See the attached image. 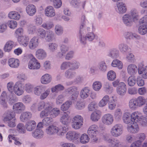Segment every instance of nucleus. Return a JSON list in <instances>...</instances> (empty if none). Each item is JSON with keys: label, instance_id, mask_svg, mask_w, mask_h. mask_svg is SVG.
Listing matches in <instances>:
<instances>
[{"label": "nucleus", "instance_id": "nucleus-64", "mask_svg": "<svg viewBox=\"0 0 147 147\" xmlns=\"http://www.w3.org/2000/svg\"><path fill=\"white\" fill-rule=\"evenodd\" d=\"M63 30L62 27L60 25H57L55 28V31L56 34L60 35L62 34Z\"/></svg>", "mask_w": 147, "mask_h": 147}, {"label": "nucleus", "instance_id": "nucleus-40", "mask_svg": "<svg viewBox=\"0 0 147 147\" xmlns=\"http://www.w3.org/2000/svg\"><path fill=\"white\" fill-rule=\"evenodd\" d=\"M129 107L131 110H134L138 107L135 98L131 99L129 102Z\"/></svg>", "mask_w": 147, "mask_h": 147}, {"label": "nucleus", "instance_id": "nucleus-39", "mask_svg": "<svg viewBox=\"0 0 147 147\" xmlns=\"http://www.w3.org/2000/svg\"><path fill=\"white\" fill-rule=\"evenodd\" d=\"M110 98L109 96L106 95L104 96L98 103V105L100 107H103L106 106Z\"/></svg>", "mask_w": 147, "mask_h": 147}, {"label": "nucleus", "instance_id": "nucleus-16", "mask_svg": "<svg viewBox=\"0 0 147 147\" xmlns=\"http://www.w3.org/2000/svg\"><path fill=\"white\" fill-rule=\"evenodd\" d=\"M18 40L20 44L25 47H26L29 42V38L26 36L18 37Z\"/></svg>", "mask_w": 147, "mask_h": 147}, {"label": "nucleus", "instance_id": "nucleus-11", "mask_svg": "<svg viewBox=\"0 0 147 147\" xmlns=\"http://www.w3.org/2000/svg\"><path fill=\"white\" fill-rule=\"evenodd\" d=\"M127 90L125 84L123 82H120L118 85L117 88V94L121 96L125 94Z\"/></svg>", "mask_w": 147, "mask_h": 147}, {"label": "nucleus", "instance_id": "nucleus-57", "mask_svg": "<svg viewBox=\"0 0 147 147\" xmlns=\"http://www.w3.org/2000/svg\"><path fill=\"white\" fill-rule=\"evenodd\" d=\"M7 24L9 27L11 29L16 28L17 26V23L16 21L13 20H9Z\"/></svg>", "mask_w": 147, "mask_h": 147}, {"label": "nucleus", "instance_id": "nucleus-26", "mask_svg": "<svg viewBox=\"0 0 147 147\" xmlns=\"http://www.w3.org/2000/svg\"><path fill=\"white\" fill-rule=\"evenodd\" d=\"M117 11L120 13H123L126 12L127 8L125 4L123 2H119L117 4Z\"/></svg>", "mask_w": 147, "mask_h": 147}, {"label": "nucleus", "instance_id": "nucleus-42", "mask_svg": "<svg viewBox=\"0 0 147 147\" xmlns=\"http://www.w3.org/2000/svg\"><path fill=\"white\" fill-rule=\"evenodd\" d=\"M72 104V102L71 101L67 100L61 105V109L62 111H66L68 109Z\"/></svg>", "mask_w": 147, "mask_h": 147}, {"label": "nucleus", "instance_id": "nucleus-54", "mask_svg": "<svg viewBox=\"0 0 147 147\" xmlns=\"http://www.w3.org/2000/svg\"><path fill=\"white\" fill-rule=\"evenodd\" d=\"M108 79L110 81H113L116 78L115 73L113 71H109L107 74Z\"/></svg>", "mask_w": 147, "mask_h": 147}, {"label": "nucleus", "instance_id": "nucleus-5", "mask_svg": "<svg viewBox=\"0 0 147 147\" xmlns=\"http://www.w3.org/2000/svg\"><path fill=\"white\" fill-rule=\"evenodd\" d=\"M50 105L48 103H45L44 102L42 101L38 103V111H40L42 109H44L42 111L40 114V116L41 118L45 117V115L47 112L48 108L49 107Z\"/></svg>", "mask_w": 147, "mask_h": 147}, {"label": "nucleus", "instance_id": "nucleus-6", "mask_svg": "<svg viewBox=\"0 0 147 147\" xmlns=\"http://www.w3.org/2000/svg\"><path fill=\"white\" fill-rule=\"evenodd\" d=\"M24 91L23 84L20 82H17L14 86L13 92L16 95L18 96H20L23 94Z\"/></svg>", "mask_w": 147, "mask_h": 147}, {"label": "nucleus", "instance_id": "nucleus-62", "mask_svg": "<svg viewBox=\"0 0 147 147\" xmlns=\"http://www.w3.org/2000/svg\"><path fill=\"white\" fill-rule=\"evenodd\" d=\"M43 124L45 125H48L51 123L53 121V119L51 117H46L42 120Z\"/></svg>", "mask_w": 147, "mask_h": 147}, {"label": "nucleus", "instance_id": "nucleus-50", "mask_svg": "<svg viewBox=\"0 0 147 147\" xmlns=\"http://www.w3.org/2000/svg\"><path fill=\"white\" fill-rule=\"evenodd\" d=\"M64 89V87L61 84H58L51 88L52 92H57L59 91L63 90Z\"/></svg>", "mask_w": 147, "mask_h": 147}, {"label": "nucleus", "instance_id": "nucleus-49", "mask_svg": "<svg viewBox=\"0 0 147 147\" xmlns=\"http://www.w3.org/2000/svg\"><path fill=\"white\" fill-rule=\"evenodd\" d=\"M127 82L129 86H132L136 84V79L135 76H131L129 77Z\"/></svg>", "mask_w": 147, "mask_h": 147}, {"label": "nucleus", "instance_id": "nucleus-47", "mask_svg": "<svg viewBox=\"0 0 147 147\" xmlns=\"http://www.w3.org/2000/svg\"><path fill=\"white\" fill-rule=\"evenodd\" d=\"M13 42L11 41H8L6 43L4 47V51L7 52L10 51L13 46Z\"/></svg>", "mask_w": 147, "mask_h": 147}, {"label": "nucleus", "instance_id": "nucleus-21", "mask_svg": "<svg viewBox=\"0 0 147 147\" xmlns=\"http://www.w3.org/2000/svg\"><path fill=\"white\" fill-rule=\"evenodd\" d=\"M124 23L127 26H130L133 24V20L129 14H125L123 17Z\"/></svg>", "mask_w": 147, "mask_h": 147}, {"label": "nucleus", "instance_id": "nucleus-55", "mask_svg": "<svg viewBox=\"0 0 147 147\" xmlns=\"http://www.w3.org/2000/svg\"><path fill=\"white\" fill-rule=\"evenodd\" d=\"M17 130L19 132L21 133H24L26 131L24 125L22 123H19L17 125Z\"/></svg>", "mask_w": 147, "mask_h": 147}, {"label": "nucleus", "instance_id": "nucleus-35", "mask_svg": "<svg viewBox=\"0 0 147 147\" xmlns=\"http://www.w3.org/2000/svg\"><path fill=\"white\" fill-rule=\"evenodd\" d=\"M32 116L31 113L29 112H25L23 113L20 117V119L22 121L24 122L30 119Z\"/></svg>", "mask_w": 147, "mask_h": 147}, {"label": "nucleus", "instance_id": "nucleus-30", "mask_svg": "<svg viewBox=\"0 0 147 147\" xmlns=\"http://www.w3.org/2000/svg\"><path fill=\"white\" fill-rule=\"evenodd\" d=\"M46 87L44 86H37L34 88V94L38 96H40L41 93L45 91Z\"/></svg>", "mask_w": 147, "mask_h": 147}, {"label": "nucleus", "instance_id": "nucleus-58", "mask_svg": "<svg viewBox=\"0 0 147 147\" xmlns=\"http://www.w3.org/2000/svg\"><path fill=\"white\" fill-rule=\"evenodd\" d=\"M49 49L51 52H54L58 48V45L55 43H51L49 44Z\"/></svg>", "mask_w": 147, "mask_h": 147}, {"label": "nucleus", "instance_id": "nucleus-61", "mask_svg": "<svg viewBox=\"0 0 147 147\" xmlns=\"http://www.w3.org/2000/svg\"><path fill=\"white\" fill-rule=\"evenodd\" d=\"M102 84L100 82L98 81L94 82L93 84V89L96 91H98L101 88Z\"/></svg>", "mask_w": 147, "mask_h": 147}, {"label": "nucleus", "instance_id": "nucleus-14", "mask_svg": "<svg viewBox=\"0 0 147 147\" xmlns=\"http://www.w3.org/2000/svg\"><path fill=\"white\" fill-rule=\"evenodd\" d=\"M79 134L75 131H70L66 134V138L69 140H75L79 137Z\"/></svg>", "mask_w": 147, "mask_h": 147}, {"label": "nucleus", "instance_id": "nucleus-2", "mask_svg": "<svg viewBox=\"0 0 147 147\" xmlns=\"http://www.w3.org/2000/svg\"><path fill=\"white\" fill-rule=\"evenodd\" d=\"M123 132V127L120 124H117L113 125L110 130L111 136L114 137H118L122 134Z\"/></svg>", "mask_w": 147, "mask_h": 147}, {"label": "nucleus", "instance_id": "nucleus-33", "mask_svg": "<svg viewBox=\"0 0 147 147\" xmlns=\"http://www.w3.org/2000/svg\"><path fill=\"white\" fill-rule=\"evenodd\" d=\"M76 75V72L72 70L71 68L67 70L65 72V77L68 79H74Z\"/></svg>", "mask_w": 147, "mask_h": 147}, {"label": "nucleus", "instance_id": "nucleus-52", "mask_svg": "<svg viewBox=\"0 0 147 147\" xmlns=\"http://www.w3.org/2000/svg\"><path fill=\"white\" fill-rule=\"evenodd\" d=\"M89 139L88 136L86 134H84L81 135L80 138V141L82 144H86L89 142Z\"/></svg>", "mask_w": 147, "mask_h": 147}, {"label": "nucleus", "instance_id": "nucleus-23", "mask_svg": "<svg viewBox=\"0 0 147 147\" xmlns=\"http://www.w3.org/2000/svg\"><path fill=\"white\" fill-rule=\"evenodd\" d=\"M36 126L35 122L33 120H30L27 122L26 124V128L27 131H32L34 129Z\"/></svg>", "mask_w": 147, "mask_h": 147}, {"label": "nucleus", "instance_id": "nucleus-9", "mask_svg": "<svg viewBox=\"0 0 147 147\" xmlns=\"http://www.w3.org/2000/svg\"><path fill=\"white\" fill-rule=\"evenodd\" d=\"M127 129L129 132L133 134L138 133L140 129L139 126L136 122H133L128 124Z\"/></svg>", "mask_w": 147, "mask_h": 147}, {"label": "nucleus", "instance_id": "nucleus-36", "mask_svg": "<svg viewBox=\"0 0 147 147\" xmlns=\"http://www.w3.org/2000/svg\"><path fill=\"white\" fill-rule=\"evenodd\" d=\"M138 31L139 33L141 35L146 34L147 33V24H140L138 28Z\"/></svg>", "mask_w": 147, "mask_h": 147}, {"label": "nucleus", "instance_id": "nucleus-12", "mask_svg": "<svg viewBox=\"0 0 147 147\" xmlns=\"http://www.w3.org/2000/svg\"><path fill=\"white\" fill-rule=\"evenodd\" d=\"M70 116L69 114L64 112L60 118V122L63 125H67L70 122Z\"/></svg>", "mask_w": 147, "mask_h": 147}, {"label": "nucleus", "instance_id": "nucleus-34", "mask_svg": "<svg viewBox=\"0 0 147 147\" xmlns=\"http://www.w3.org/2000/svg\"><path fill=\"white\" fill-rule=\"evenodd\" d=\"M116 99L113 96L111 98L109 99L108 103V107L110 110L114 109L116 106Z\"/></svg>", "mask_w": 147, "mask_h": 147}, {"label": "nucleus", "instance_id": "nucleus-45", "mask_svg": "<svg viewBox=\"0 0 147 147\" xmlns=\"http://www.w3.org/2000/svg\"><path fill=\"white\" fill-rule=\"evenodd\" d=\"M138 72L139 74H142V77L144 79L147 78V68L140 67L138 68Z\"/></svg>", "mask_w": 147, "mask_h": 147}, {"label": "nucleus", "instance_id": "nucleus-17", "mask_svg": "<svg viewBox=\"0 0 147 147\" xmlns=\"http://www.w3.org/2000/svg\"><path fill=\"white\" fill-rule=\"evenodd\" d=\"M90 90L88 87H86L83 88L80 92V97L83 99L87 98L90 94Z\"/></svg>", "mask_w": 147, "mask_h": 147}, {"label": "nucleus", "instance_id": "nucleus-38", "mask_svg": "<svg viewBox=\"0 0 147 147\" xmlns=\"http://www.w3.org/2000/svg\"><path fill=\"white\" fill-rule=\"evenodd\" d=\"M140 13L141 14H146V15L139 20V24H147V9H142L140 11Z\"/></svg>", "mask_w": 147, "mask_h": 147}, {"label": "nucleus", "instance_id": "nucleus-4", "mask_svg": "<svg viewBox=\"0 0 147 147\" xmlns=\"http://www.w3.org/2000/svg\"><path fill=\"white\" fill-rule=\"evenodd\" d=\"M83 119L80 115H77L75 116L72 120V127L76 129L80 128L82 125Z\"/></svg>", "mask_w": 147, "mask_h": 147}, {"label": "nucleus", "instance_id": "nucleus-48", "mask_svg": "<svg viewBox=\"0 0 147 147\" xmlns=\"http://www.w3.org/2000/svg\"><path fill=\"white\" fill-rule=\"evenodd\" d=\"M111 65L112 66L117 67L120 69H122L123 67L122 62L117 59L114 60L112 62Z\"/></svg>", "mask_w": 147, "mask_h": 147}, {"label": "nucleus", "instance_id": "nucleus-31", "mask_svg": "<svg viewBox=\"0 0 147 147\" xmlns=\"http://www.w3.org/2000/svg\"><path fill=\"white\" fill-rule=\"evenodd\" d=\"M26 11L29 15L32 16L36 12V9L34 5L32 4H29L26 7Z\"/></svg>", "mask_w": 147, "mask_h": 147}, {"label": "nucleus", "instance_id": "nucleus-1", "mask_svg": "<svg viewBox=\"0 0 147 147\" xmlns=\"http://www.w3.org/2000/svg\"><path fill=\"white\" fill-rule=\"evenodd\" d=\"M66 127L65 126L60 128L54 125H50L45 130V133L48 136H52L56 134L58 136H63L66 132Z\"/></svg>", "mask_w": 147, "mask_h": 147}, {"label": "nucleus", "instance_id": "nucleus-29", "mask_svg": "<svg viewBox=\"0 0 147 147\" xmlns=\"http://www.w3.org/2000/svg\"><path fill=\"white\" fill-rule=\"evenodd\" d=\"M44 133L43 131L39 129H36L32 132V136L34 138H41L43 137Z\"/></svg>", "mask_w": 147, "mask_h": 147}, {"label": "nucleus", "instance_id": "nucleus-15", "mask_svg": "<svg viewBox=\"0 0 147 147\" xmlns=\"http://www.w3.org/2000/svg\"><path fill=\"white\" fill-rule=\"evenodd\" d=\"M25 107L23 104L21 102H17L14 104L13 107V111L17 113H19L25 110Z\"/></svg>", "mask_w": 147, "mask_h": 147}, {"label": "nucleus", "instance_id": "nucleus-18", "mask_svg": "<svg viewBox=\"0 0 147 147\" xmlns=\"http://www.w3.org/2000/svg\"><path fill=\"white\" fill-rule=\"evenodd\" d=\"M35 56L39 59H42L47 56V53L45 51L42 49H38L35 53Z\"/></svg>", "mask_w": 147, "mask_h": 147}, {"label": "nucleus", "instance_id": "nucleus-59", "mask_svg": "<svg viewBox=\"0 0 147 147\" xmlns=\"http://www.w3.org/2000/svg\"><path fill=\"white\" fill-rule=\"evenodd\" d=\"M38 33L40 37L42 38L45 37L47 32L45 30L42 28H40L38 30Z\"/></svg>", "mask_w": 147, "mask_h": 147}, {"label": "nucleus", "instance_id": "nucleus-25", "mask_svg": "<svg viewBox=\"0 0 147 147\" xmlns=\"http://www.w3.org/2000/svg\"><path fill=\"white\" fill-rule=\"evenodd\" d=\"M45 14L49 17H52L55 15V12L53 8L51 6H49L45 9Z\"/></svg>", "mask_w": 147, "mask_h": 147}, {"label": "nucleus", "instance_id": "nucleus-3", "mask_svg": "<svg viewBox=\"0 0 147 147\" xmlns=\"http://www.w3.org/2000/svg\"><path fill=\"white\" fill-rule=\"evenodd\" d=\"M98 127L97 125H93L89 127L87 131L88 135L93 142H96L98 140L96 136L98 132Z\"/></svg>", "mask_w": 147, "mask_h": 147}, {"label": "nucleus", "instance_id": "nucleus-20", "mask_svg": "<svg viewBox=\"0 0 147 147\" xmlns=\"http://www.w3.org/2000/svg\"><path fill=\"white\" fill-rule=\"evenodd\" d=\"M138 68L136 65L134 64H131L128 65L127 68L128 73L131 75L135 74L137 72Z\"/></svg>", "mask_w": 147, "mask_h": 147}, {"label": "nucleus", "instance_id": "nucleus-32", "mask_svg": "<svg viewBox=\"0 0 147 147\" xmlns=\"http://www.w3.org/2000/svg\"><path fill=\"white\" fill-rule=\"evenodd\" d=\"M122 118L124 122L126 124H129L133 122L131 114L129 113H125L123 115Z\"/></svg>", "mask_w": 147, "mask_h": 147}, {"label": "nucleus", "instance_id": "nucleus-51", "mask_svg": "<svg viewBox=\"0 0 147 147\" xmlns=\"http://www.w3.org/2000/svg\"><path fill=\"white\" fill-rule=\"evenodd\" d=\"M122 115L121 110L119 109H116L114 115L115 119L117 120H119L121 119Z\"/></svg>", "mask_w": 147, "mask_h": 147}, {"label": "nucleus", "instance_id": "nucleus-56", "mask_svg": "<svg viewBox=\"0 0 147 147\" xmlns=\"http://www.w3.org/2000/svg\"><path fill=\"white\" fill-rule=\"evenodd\" d=\"M100 115L99 112H94L91 115V119L93 121H97L100 119Z\"/></svg>", "mask_w": 147, "mask_h": 147}, {"label": "nucleus", "instance_id": "nucleus-60", "mask_svg": "<svg viewBox=\"0 0 147 147\" xmlns=\"http://www.w3.org/2000/svg\"><path fill=\"white\" fill-rule=\"evenodd\" d=\"M70 64L71 62L70 61H64L63 62L61 65V69L62 70L67 69L68 67H70Z\"/></svg>", "mask_w": 147, "mask_h": 147}, {"label": "nucleus", "instance_id": "nucleus-27", "mask_svg": "<svg viewBox=\"0 0 147 147\" xmlns=\"http://www.w3.org/2000/svg\"><path fill=\"white\" fill-rule=\"evenodd\" d=\"M107 144L109 147H119L121 145L118 139L113 138H111Z\"/></svg>", "mask_w": 147, "mask_h": 147}, {"label": "nucleus", "instance_id": "nucleus-10", "mask_svg": "<svg viewBox=\"0 0 147 147\" xmlns=\"http://www.w3.org/2000/svg\"><path fill=\"white\" fill-rule=\"evenodd\" d=\"M28 67L30 69H38L40 68V65L36 59L34 57H33L30 61Z\"/></svg>", "mask_w": 147, "mask_h": 147}, {"label": "nucleus", "instance_id": "nucleus-22", "mask_svg": "<svg viewBox=\"0 0 147 147\" xmlns=\"http://www.w3.org/2000/svg\"><path fill=\"white\" fill-rule=\"evenodd\" d=\"M8 64L12 68H17L19 65L20 61L18 59L11 58L8 60Z\"/></svg>", "mask_w": 147, "mask_h": 147}, {"label": "nucleus", "instance_id": "nucleus-19", "mask_svg": "<svg viewBox=\"0 0 147 147\" xmlns=\"http://www.w3.org/2000/svg\"><path fill=\"white\" fill-rule=\"evenodd\" d=\"M131 115L133 122L136 121L138 122L140 121L142 117L141 113L138 111L134 112Z\"/></svg>", "mask_w": 147, "mask_h": 147}, {"label": "nucleus", "instance_id": "nucleus-7", "mask_svg": "<svg viewBox=\"0 0 147 147\" xmlns=\"http://www.w3.org/2000/svg\"><path fill=\"white\" fill-rule=\"evenodd\" d=\"M48 108V110L45 115V117L49 115L50 116L54 118L57 117L60 114V111L57 108H53L51 105Z\"/></svg>", "mask_w": 147, "mask_h": 147}, {"label": "nucleus", "instance_id": "nucleus-28", "mask_svg": "<svg viewBox=\"0 0 147 147\" xmlns=\"http://www.w3.org/2000/svg\"><path fill=\"white\" fill-rule=\"evenodd\" d=\"M3 121H6L8 120L13 119L15 116V114L13 112L8 111L5 112L3 114Z\"/></svg>", "mask_w": 147, "mask_h": 147}, {"label": "nucleus", "instance_id": "nucleus-46", "mask_svg": "<svg viewBox=\"0 0 147 147\" xmlns=\"http://www.w3.org/2000/svg\"><path fill=\"white\" fill-rule=\"evenodd\" d=\"M8 16L10 18L15 20H18L20 17V14L15 11L10 12L8 14Z\"/></svg>", "mask_w": 147, "mask_h": 147}, {"label": "nucleus", "instance_id": "nucleus-43", "mask_svg": "<svg viewBox=\"0 0 147 147\" xmlns=\"http://www.w3.org/2000/svg\"><path fill=\"white\" fill-rule=\"evenodd\" d=\"M45 39L48 42H51L55 38L54 34L52 31H47Z\"/></svg>", "mask_w": 147, "mask_h": 147}, {"label": "nucleus", "instance_id": "nucleus-13", "mask_svg": "<svg viewBox=\"0 0 147 147\" xmlns=\"http://www.w3.org/2000/svg\"><path fill=\"white\" fill-rule=\"evenodd\" d=\"M39 44L38 38L36 37H34L28 42V47L30 49L33 50L38 46Z\"/></svg>", "mask_w": 147, "mask_h": 147}, {"label": "nucleus", "instance_id": "nucleus-24", "mask_svg": "<svg viewBox=\"0 0 147 147\" xmlns=\"http://www.w3.org/2000/svg\"><path fill=\"white\" fill-rule=\"evenodd\" d=\"M52 80L51 76L49 74H45L43 75L41 78L40 81L43 84H47L50 83Z\"/></svg>", "mask_w": 147, "mask_h": 147}, {"label": "nucleus", "instance_id": "nucleus-41", "mask_svg": "<svg viewBox=\"0 0 147 147\" xmlns=\"http://www.w3.org/2000/svg\"><path fill=\"white\" fill-rule=\"evenodd\" d=\"M124 36L127 39H132L136 38L139 39L140 38V36L137 34L129 32H125L124 34Z\"/></svg>", "mask_w": 147, "mask_h": 147}, {"label": "nucleus", "instance_id": "nucleus-63", "mask_svg": "<svg viewBox=\"0 0 147 147\" xmlns=\"http://www.w3.org/2000/svg\"><path fill=\"white\" fill-rule=\"evenodd\" d=\"M140 125L142 127H146L147 126V116L143 117L140 121L138 122Z\"/></svg>", "mask_w": 147, "mask_h": 147}, {"label": "nucleus", "instance_id": "nucleus-53", "mask_svg": "<svg viewBox=\"0 0 147 147\" xmlns=\"http://www.w3.org/2000/svg\"><path fill=\"white\" fill-rule=\"evenodd\" d=\"M50 93V90L48 89L42 92L40 95V99L43 100L46 98Z\"/></svg>", "mask_w": 147, "mask_h": 147}, {"label": "nucleus", "instance_id": "nucleus-8", "mask_svg": "<svg viewBox=\"0 0 147 147\" xmlns=\"http://www.w3.org/2000/svg\"><path fill=\"white\" fill-rule=\"evenodd\" d=\"M114 118L113 115L109 113L104 115L102 118V123L105 125H109L112 124Z\"/></svg>", "mask_w": 147, "mask_h": 147}, {"label": "nucleus", "instance_id": "nucleus-44", "mask_svg": "<svg viewBox=\"0 0 147 147\" xmlns=\"http://www.w3.org/2000/svg\"><path fill=\"white\" fill-rule=\"evenodd\" d=\"M129 14L134 22H136L138 20L139 16L138 13L136 10H131L130 14Z\"/></svg>", "mask_w": 147, "mask_h": 147}, {"label": "nucleus", "instance_id": "nucleus-37", "mask_svg": "<svg viewBox=\"0 0 147 147\" xmlns=\"http://www.w3.org/2000/svg\"><path fill=\"white\" fill-rule=\"evenodd\" d=\"M137 105L138 107H141L144 105L146 102V100L142 96H139L137 98H135Z\"/></svg>", "mask_w": 147, "mask_h": 147}]
</instances>
